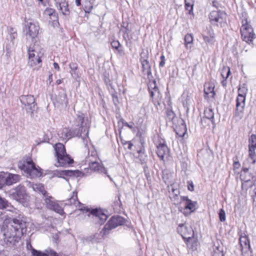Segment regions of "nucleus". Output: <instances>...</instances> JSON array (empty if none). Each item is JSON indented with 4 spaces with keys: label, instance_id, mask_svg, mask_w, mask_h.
Returning a JSON list of instances; mask_svg holds the SVG:
<instances>
[{
    "label": "nucleus",
    "instance_id": "4be33fe9",
    "mask_svg": "<svg viewBox=\"0 0 256 256\" xmlns=\"http://www.w3.org/2000/svg\"><path fill=\"white\" fill-rule=\"evenodd\" d=\"M32 254L33 256H58V254L52 250H46L44 252L32 250Z\"/></svg>",
    "mask_w": 256,
    "mask_h": 256
},
{
    "label": "nucleus",
    "instance_id": "ea45409f",
    "mask_svg": "<svg viewBox=\"0 0 256 256\" xmlns=\"http://www.w3.org/2000/svg\"><path fill=\"white\" fill-rule=\"evenodd\" d=\"M184 41L186 46H188V44H192L193 42V37L190 34H187L185 36Z\"/></svg>",
    "mask_w": 256,
    "mask_h": 256
},
{
    "label": "nucleus",
    "instance_id": "2eb2a0df",
    "mask_svg": "<svg viewBox=\"0 0 256 256\" xmlns=\"http://www.w3.org/2000/svg\"><path fill=\"white\" fill-rule=\"evenodd\" d=\"M20 100L22 104L27 106L28 108L32 112L36 108V104L35 102V99L32 95H22L20 98Z\"/></svg>",
    "mask_w": 256,
    "mask_h": 256
},
{
    "label": "nucleus",
    "instance_id": "a878e982",
    "mask_svg": "<svg viewBox=\"0 0 256 256\" xmlns=\"http://www.w3.org/2000/svg\"><path fill=\"white\" fill-rule=\"evenodd\" d=\"M58 135L59 137L63 140H68L72 136L70 130L68 128H64L60 130Z\"/></svg>",
    "mask_w": 256,
    "mask_h": 256
},
{
    "label": "nucleus",
    "instance_id": "f8f14e48",
    "mask_svg": "<svg viewBox=\"0 0 256 256\" xmlns=\"http://www.w3.org/2000/svg\"><path fill=\"white\" fill-rule=\"evenodd\" d=\"M124 223V220L120 216H114L110 218L108 222L104 226L103 230L104 234L106 230H110L116 228L119 226L122 225Z\"/></svg>",
    "mask_w": 256,
    "mask_h": 256
},
{
    "label": "nucleus",
    "instance_id": "f3484780",
    "mask_svg": "<svg viewBox=\"0 0 256 256\" xmlns=\"http://www.w3.org/2000/svg\"><path fill=\"white\" fill-rule=\"evenodd\" d=\"M180 200L182 202H185V206L183 213L184 215L186 216L192 212H194L196 210V206L194 203L186 196H180Z\"/></svg>",
    "mask_w": 256,
    "mask_h": 256
},
{
    "label": "nucleus",
    "instance_id": "7c9ffc66",
    "mask_svg": "<svg viewBox=\"0 0 256 256\" xmlns=\"http://www.w3.org/2000/svg\"><path fill=\"white\" fill-rule=\"evenodd\" d=\"M194 2V0H184L185 8L186 10L189 12V14H190L193 10Z\"/></svg>",
    "mask_w": 256,
    "mask_h": 256
},
{
    "label": "nucleus",
    "instance_id": "cd10ccee",
    "mask_svg": "<svg viewBox=\"0 0 256 256\" xmlns=\"http://www.w3.org/2000/svg\"><path fill=\"white\" fill-rule=\"evenodd\" d=\"M204 117L210 120L212 122V124L215 126L216 124L214 121V112L211 108H206L204 111Z\"/></svg>",
    "mask_w": 256,
    "mask_h": 256
},
{
    "label": "nucleus",
    "instance_id": "052dcab7",
    "mask_svg": "<svg viewBox=\"0 0 256 256\" xmlns=\"http://www.w3.org/2000/svg\"><path fill=\"white\" fill-rule=\"evenodd\" d=\"M248 170V168H243V171L245 172H247Z\"/></svg>",
    "mask_w": 256,
    "mask_h": 256
},
{
    "label": "nucleus",
    "instance_id": "1a4fd4ad",
    "mask_svg": "<svg viewBox=\"0 0 256 256\" xmlns=\"http://www.w3.org/2000/svg\"><path fill=\"white\" fill-rule=\"evenodd\" d=\"M226 14L218 10H212L209 15L212 24L222 27L226 24Z\"/></svg>",
    "mask_w": 256,
    "mask_h": 256
},
{
    "label": "nucleus",
    "instance_id": "e2e57ef3",
    "mask_svg": "<svg viewBox=\"0 0 256 256\" xmlns=\"http://www.w3.org/2000/svg\"><path fill=\"white\" fill-rule=\"evenodd\" d=\"M52 75H51V76H49V80H50L52 79Z\"/></svg>",
    "mask_w": 256,
    "mask_h": 256
},
{
    "label": "nucleus",
    "instance_id": "6e6d98bb",
    "mask_svg": "<svg viewBox=\"0 0 256 256\" xmlns=\"http://www.w3.org/2000/svg\"><path fill=\"white\" fill-rule=\"evenodd\" d=\"M165 60H161L160 63V67H162L164 66V64H165Z\"/></svg>",
    "mask_w": 256,
    "mask_h": 256
},
{
    "label": "nucleus",
    "instance_id": "774afa93",
    "mask_svg": "<svg viewBox=\"0 0 256 256\" xmlns=\"http://www.w3.org/2000/svg\"><path fill=\"white\" fill-rule=\"evenodd\" d=\"M255 2H256V1H255Z\"/></svg>",
    "mask_w": 256,
    "mask_h": 256
},
{
    "label": "nucleus",
    "instance_id": "9b49d317",
    "mask_svg": "<svg viewBox=\"0 0 256 256\" xmlns=\"http://www.w3.org/2000/svg\"><path fill=\"white\" fill-rule=\"evenodd\" d=\"M76 120L80 126V129L77 134L78 136H82V134L86 135L88 132V128H89V123L88 118L82 113H79L77 114Z\"/></svg>",
    "mask_w": 256,
    "mask_h": 256
},
{
    "label": "nucleus",
    "instance_id": "f03ea898",
    "mask_svg": "<svg viewBox=\"0 0 256 256\" xmlns=\"http://www.w3.org/2000/svg\"><path fill=\"white\" fill-rule=\"evenodd\" d=\"M66 204L69 205H74L76 208H80L81 210H85L86 213H88V216H92L94 222L98 224H102L107 219L108 216L100 209L96 208L90 210L88 208H80L81 203L78 200L77 192L74 191L72 192V194L70 198L66 200Z\"/></svg>",
    "mask_w": 256,
    "mask_h": 256
},
{
    "label": "nucleus",
    "instance_id": "e433bc0d",
    "mask_svg": "<svg viewBox=\"0 0 256 256\" xmlns=\"http://www.w3.org/2000/svg\"><path fill=\"white\" fill-rule=\"evenodd\" d=\"M6 185V174L4 172L0 173V188Z\"/></svg>",
    "mask_w": 256,
    "mask_h": 256
},
{
    "label": "nucleus",
    "instance_id": "4468645a",
    "mask_svg": "<svg viewBox=\"0 0 256 256\" xmlns=\"http://www.w3.org/2000/svg\"><path fill=\"white\" fill-rule=\"evenodd\" d=\"M156 154L160 160H164V156L168 154L169 150L163 139L158 140L156 142Z\"/></svg>",
    "mask_w": 256,
    "mask_h": 256
},
{
    "label": "nucleus",
    "instance_id": "6ab92c4d",
    "mask_svg": "<svg viewBox=\"0 0 256 256\" xmlns=\"http://www.w3.org/2000/svg\"><path fill=\"white\" fill-rule=\"evenodd\" d=\"M240 244L241 246V250L242 254L247 253L250 252L252 253V250L250 244V241L248 238L246 236H240L239 239Z\"/></svg>",
    "mask_w": 256,
    "mask_h": 256
},
{
    "label": "nucleus",
    "instance_id": "4c0bfd02",
    "mask_svg": "<svg viewBox=\"0 0 256 256\" xmlns=\"http://www.w3.org/2000/svg\"><path fill=\"white\" fill-rule=\"evenodd\" d=\"M200 123L204 127L210 126V124H212V122L210 120L206 118L205 117H202L201 118Z\"/></svg>",
    "mask_w": 256,
    "mask_h": 256
},
{
    "label": "nucleus",
    "instance_id": "20e7f679",
    "mask_svg": "<svg viewBox=\"0 0 256 256\" xmlns=\"http://www.w3.org/2000/svg\"><path fill=\"white\" fill-rule=\"evenodd\" d=\"M54 150L58 160V164H56V166H65L73 162V160L71 159L66 154V149L63 144L60 143L56 144Z\"/></svg>",
    "mask_w": 256,
    "mask_h": 256
},
{
    "label": "nucleus",
    "instance_id": "79ce46f5",
    "mask_svg": "<svg viewBox=\"0 0 256 256\" xmlns=\"http://www.w3.org/2000/svg\"><path fill=\"white\" fill-rule=\"evenodd\" d=\"M166 116L169 120H172L174 119L175 116L174 112L170 109H168L166 112Z\"/></svg>",
    "mask_w": 256,
    "mask_h": 256
},
{
    "label": "nucleus",
    "instance_id": "39448f33",
    "mask_svg": "<svg viewBox=\"0 0 256 256\" xmlns=\"http://www.w3.org/2000/svg\"><path fill=\"white\" fill-rule=\"evenodd\" d=\"M28 64L33 67L38 66H40L42 62L41 58L44 54L42 50L38 45L34 44L32 46H30L28 49Z\"/></svg>",
    "mask_w": 256,
    "mask_h": 256
},
{
    "label": "nucleus",
    "instance_id": "dca6fc26",
    "mask_svg": "<svg viewBox=\"0 0 256 256\" xmlns=\"http://www.w3.org/2000/svg\"><path fill=\"white\" fill-rule=\"evenodd\" d=\"M26 35H28L32 38H34L38 34L39 26L36 22H28L26 27Z\"/></svg>",
    "mask_w": 256,
    "mask_h": 256
},
{
    "label": "nucleus",
    "instance_id": "338daca9",
    "mask_svg": "<svg viewBox=\"0 0 256 256\" xmlns=\"http://www.w3.org/2000/svg\"><path fill=\"white\" fill-rule=\"evenodd\" d=\"M40 2H42L43 0H38Z\"/></svg>",
    "mask_w": 256,
    "mask_h": 256
},
{
    "label": "nucleus",
    "instance_id": "b1692460",
    "mask_svg": "<svg viewBox=\"0 0 256 256\" xmlns=\"http://www.w3.org/2000/svg\"><path fill=\"white\" fill-rule=\"evenodd\" d=\"M58 10L62 14L68 16L70 14L68 4L66 0H61L58 2Z\"/></svg>",
    "mask_w": 256,
    "mask_h": 256
},
{
    "label": "nucleus",
    "instance_id": "0e129e2a",
    "mask_svg": "<svg viewBox=\"0 0 256 256\" xmlns=\"http://www.w3.org/2000/svg\"><path fill=\"white\" fill-rule=\"evenodd\" d=\"M213 6H216V4H214V2H213Z\"/></svg>",
    "mask_w": 256,
    "mask_h": 256
},
{
    "label": "nucleus",
    "instance_id": "58836bf2",
    "mask_svg": "<svg viewBox=\"0 0 256 256\" xmlns=\"http://www.w3.org/2000/svg\"><path fill=\"white\" fill-rule=\"evenodd\" d=\"M8 202L4 198L0 197V208L4 209L8 206Z\"/></svg>",
    "mask_w": 256,
    "mask_h": 256
},
{
    "label": "nucleus",
    "instance_id": "f704fd0d",
    "mask_svg": "<svg viewBox=\"0 0 256 256\" xmlns=\"http://www.w3.org/2000/svg\"><path fill=\"white\" fill-rule=\"evenodd\" d=\"M230 74V70L229 67H224L222 70L221 76L225 79H226Z\"/></svg>",
    "mask_w": 256,
    "mask_h": 256
},
{
    "label": "nucleus",
    "instance_id": "37998d69",
    "mask_svg": "<svg viewBox=\"0 0 256 256\" xmlns=\"http://www.w3.org/2000/svg\"><path fill=\"white\" fill-rule=\"evenodd\" d=\"M250 146L256 147V136L254 134H252L249 139L248 146Z\"/></svg>",
    "mask_w": 256,
    "mask_h": 256
},
{
    "label": "nucleus",
    "instance_id": "09e8293b",
    "mask_svg": "<svg viewBox=\"0 0 256 256\" xmlns=\"http://www.w3.org/2000/svg\"><path fill=\"white\" fill-rule=\"evenodd\" d=\"M69 66L71 70L74 72H75V71L78 68V65L74 62H70L69 64Z\"/></svg>",
    "mask_w": 256,
    "mask_h": 256
},
{
    "label": "nucleus",
    "instance_id": "bb28decb",
    "mask_svg": "<svg viewBox=\"0 0 256 256\" xmlns=\"http://www.w3.org/2000/svg\"><path fill=\"white\" fill-rule=\"evenodd\" d=\"M72 171L68 170H54L53 172V176L58 178H64V176H70L72 174Z\"/></svg>",
    "mask_w": 256,
    "mask_h": 256
},
{
    "label": "nucleus",
    "instance_id": "aec40b11",
    "mask_svg": "<svg viewBox=\"0 0 256 256\" xmlns=\"http://www.w3.org/2000/svg\"><path fill=\"white\" fill-rule=\"evenodd\" d=\"M140 61L142 66V74L144 76H148L151 75V68L149 62L148 60L146 58L142 57V54H140Z\"/></svg>",
    "mask_w": 256,
    "mask_h": 256
},
{
    "label": "nucleus",
    "instance_id": "6e6552de",
    "mask_svg": "<svg viewBox=\"0 0 256 256\" xmlns=\"http://www.w3.org/2000/svg\"><path fill=\"white\" fill-rule=\"evenodd\" d=\"M18 167L32 178L37 176L40 173L38 169L32 160L20 162L18 164Z\"/></svg>",
    "mask_w": 256,
    "mask_h": 256
},
{
    "label": "nucleus",
    "instance_id": "5701e85b",
    "mask_svg": "<svg viewBox=\"0 0 256 256\" xmlns=\"http://www.w3.org/2000/svg\"><path fill=\"white\" fill-rule=\"evenodd\" d=\"M6 185L10 186L16 183L20 180V176L18 174H6Z\"/></svg>",
    "mask_w": 256,
    "mask_h": 256
},
{
    "label": "nucleus",
    "instance_id": "49530a36",
    "mask_svg": "<svg viewBox=\"0 0 256 256\" xmlns=\"http://www.w3.org/2000/svg\"><path fill=\"white\" fill-rule=\"evenodd\" d=\"M60 97L62 98V100L60 102L62 104H64L65 106H67L68 104V101L66 98V94H62Z\"/></svg>",
    "mask_w": 256,
    "mask_h": 256
},
{
    "label": "nucleus",
    "instance_id": "2f4dec72",
    "mask_svg": "<svg viewBox=\"0 0 256 256\" xmlns=\"http://www.w3.org/2000/svg\"><path fill=\"white\" fill-rule=\"evenodd\" d=\"M50 210H53L59 214L60 215H62L64 214V210L61 206H60L58 204L56 203L52 207L50 206Z\"/></svg>",
    "mask_w": 256,
    "mask_h": 256
},
{
    "label": "nucleus",
    "instance_id": "72a5a7b5",
    "mask_svg": "<svg viewBox=\"0 0 256 256\" xmlns=\"http://www.w3.org/2000/svg\"><path fill=\"white\" fill-rule=\"evenodd\" d=\"M256 146H248V152H249V156L252 158V160H253V162H255V158H256Z\"/></svg>",
    "mask_w": 256,
    "mask_h": 256
},
{
    "label": "nucleus",
    "instance_id": "473e14b6",
    "mask_svg": "<svg viewBox=\"0 0 256 256\" xmlns=\"http://www.w3.org/2000/svg\"><path fill=\"white\" fill-rule=\"evenodd\" d=\"M45 14H48L50 16V18L52 20H55V19L57 18L56 13L54 10L52 8L46 9L45 10Z\"/></svg>",
    "mask_w": 256,
    "mask_h": 256
},
{
    "label": "nucleus",
    "instance_id": "69168bd1",
    "mask_svg": "<svg viewBox=\"0 0 256 256\" xmlns=\"http://www.w3.org/2000/svg\"><path fill=\"white\" fill-rule=\"evenodd\" d=\"M92 8V6H91L90 8V10H91Z\"/></svg>",
    "mask_w": 256,
    "mask_h": 256
},
{
    "label": "nucleus",
    "instance_id": "c85d7f7f",
    "mask_svg": "<svg viewBox=\"0 0 256 256\" xmlns=\"http://www.w3.org/2000/svg\"><path fill=\"white\" fill-rule=\"evenodd\" d=\"M32 187L34 190L40 192L44 196L46 194V192L44 189V186L41 184H35L32 185Z\"/></svg>",
    "mask_w": 256,
    "mask_h": 256
},
{
    "label": "nucleus",
    "instance_id": "bf43d9fd",
    "mask_svg": "<svg viewBox=\"0 0 256 256\" xmlns=\"http://www.w3.org/2000/svg\"><path fill=\"white\" fill-rule=\"evenodd\" d=\"M226 79H225L224 80H223L222 82V84L223 86H226Z\"/></svg>",
    "mask_w": 256,
    "mask_h": 256
},
{
    "label": "nucleus",
    "instance_id": "864d4df0",
    "mask_svg": "<svg viewBox=\"0 0 256 256\" xmlns=\"http://www.w3.org/2000/svg\"><path fill=\"white\" fill-rule=\"evenodd\" d=\"M128 142V148L129 150H131V149H132V146H133L132 144L130 142V141H129V142Z\"/></svg>",
    "mask_w": 256,
    "mask_h": 256
},
{
    "label": "nucleus",
    "instance_id": "3c124183",
    "mask_svg": "<svg viewBox=\"0 0 256 256\" xmlns=\"http://www.w3.org/2000/svg\"><path fill=\"white\" fill-rule=\"evenodd\" d=\"M188 190H190V191H193L194 190V185H193V184L192 182H190V184L188 182Z\"/></svg>",
    "mask_w": 256,
    "mask_h": 256
},
{
    "label": "nucleus",
    "instance_id": "c9c22d12",
    "mask_svg": "<svg viewBox=\"0 0 256 256\" xmlns=\"http://www.w3.org/2000/svg\"><path fill=\"white\" fill-rule=\"evenodd\" d=\"M53 199L52 197L49 196L48 198H46L44 200L46 206L49 209L50 208V206L52 207L56 204V202Z\"/></svg>",
    "mask_w": 256,
    "mask_h": 256
},
{
    "label": "nucleus",
    "instance_id": "8fccbe9b",
    "mask_svg": "<svg viewBox=\"0 0 256 256\" xmlns=\"http://www.w3.org/2000/svg\"><path fill=\"white\" fill-rule=\"evenodd\" d=\"M10 32H11L10 34V38H12V40L15 38L17 36L16 32H14V30L13 28H10Z\"/></svg>",
    "mask_w": 256,
    "mask_h": 256
},
{
    "label": "nucleus",
    "instance_id": "4d7b16f0",
    "mask_svg": "<svg viewBox=\"0 0 256 256\" xmlns=\"http://www.w3.org/2000/svg\"><path fill=\"white\" fill-rule=\"evenodd\" d=\"M80 0H76V6H79L80 4Z\"/></svg>",
    "mask_w": 256,
    "mask_h": 256
},
{
    "label": "nucleus",
    "instance_id": "393cba45",
    "mask_svg": "<svg viewBox=\"0 0 256 256\" xmlns=\"http://www.w3.org/2000/svg\"><path fill=\"white\" fill-rule=\"evenodd\" d=\"M214 86L212 84L206 83L204 86V92L206 95H210L212 98H214L215 95L214 92Z\"/></svg>",
    "mask_w": 256,
    "mask_h": 256
},
{
    "label": "nucleus",
    "instance_id": "7ed1b4c3",
    "mask_svg": "<svg viewBox=\"0 0 256 256\" xmlns=\"http://www.w3.org/2000/svg\"><path fill=\"white\" fill-rule=\"evenodd\" d=\"M248 91V90L246 84L240 85L238 89V94L236 100L234 116L238 120L242 119L244 116L246 95Z\"/></svg>",
    "mask_w": 256,
    "mask_h": 256
},
{
    "label": "nucleus",
    "instance_id": "603ef678",
    "mask_svg": "<svg viewBox=\"0 0 256 256\" xmlns=\"http://www.w3.org/2000/svg\"><path fill=\"white\" fill-rule=\"evenodd\" d=\"M53 65H54V67L55 69H56L58 70H60L59 66L56 62H54Z\"/></svg>",
    "mask_w": 256,
    "mask_h": 256
},
{
    "label": "nucleus",
    "instance_id": "412c9836",
    "mask_svg": "<svg viewBox=\"0 0 256 256\" xmlns=\"http://www.w3.org/2000/svg\"><path fill=\"white\" fill-rule=\"evenodd\" d=\"M171 190L169 191L170 198L174 202V204H178L181 203L182 200H180V197H179L180 191L177 188H174L172 185H171Z\"/></svg>",
    "mask_w": 256,
    "mask_h": 256
},
{
    "label": "nucleus",
    "instance_id": "9d476101",
    "mask_svg": "<svg viewBox=\"0 0 256 256\" xmlns=\"http://www.w3.org/2000/svg\"><path fill=\"white\" fill-rule=\"evenodd\" d=\"M10 196L18 202H24L28 198L25 187L22 185L18 186L10 192Z\"/></svg>",
    "mask_w": 256,
    "mask_h": 256
},
{
    "label": "nucleus",
    "instance_id": "de8ad7c7",
    "mask_svg": "<svg viewBox=\"0 0 256 256\" xmlns=\"http://www.w3.org/2000/svg\"><path fill=\"white\" fill-rule=\"evenodd\" d=\"M111 45H112V46L113 48H114L116 50L118 49V48L120 47V43L118 41V40H113L112 42H111Z\"/></svg>",
    "mask_w": 256,
    "mask_h": 256
},
{
    "label": "nucleus",
    "instance_id": "c03bdc74",
    "mask_svg": "<svg viewBox=\"0 0 256 256\" xmlns=\"http://www.w3.org/2000/svg\"><path fill=\"white\" fill-rule=\"evenodd\" d=\"M219 218L221 222H224L226 220V213L224 210L223 209H220V210L219 213Z\"/></svg>",
    "mask_w": 256,
    "mask_h": 256
},
{
    "label": "nucleus",
    "instance_id": "a19ab883",
    "mask_svg": "<svg viewBox=\"0 0 256 256\" xmlns=\"http://www.w3.org/2000/svg\"><path fill=\"white\" fill-rule=\"evenodd\" d=\"M122 122L123 125L130 128L134 132H136V130L134 126V122H130V123H128L126 122H124L123 120H122Z\"/></svg>",
    "mask_w": 256,
    "mask_h": 256
},
{
    "label": "nucleus",
    "instance_id": "0eeeda50",
    "mask_svg": "<svg viewBox=\"0 0 256 256\" xmlns=\"http://www.w3.org/2000/svg\"><path fill=\"white\" fill-rule=\"evenodd\" d=\"M242 23L240 33L242 39L246 42L250 43L255 38V34L254 32L253 28L246 19L242 20Z\"/></svg>",
    "mask_w": 256,
    "mask_h": 256
},
{
    "label": "nucleus",
    "instance_id": "5fc2aeb1",
    "mask_svg": "<svg viewBox=\"0 0 256 256\" xmlns=\"http://www.w3.org/2000/svg\"><path fill=\"white\" fill-rule=\"evenodd\" d=\"M234 166L235 168H238L240 166V164L238 162H234Z\"/></svg>",
    "mask_w": 256,
    "mask_h": 256
},
{
    "label": "nucleus",
    "instance_id": "a18cd8bd",
    "mask_svg": "<svg viewBox=\"0 0 256 256\" xmlns=\"http://www.w3.org/2000/svg\"><path fill=\"white\" fill-rule=\"evenodd\" d=\"M212 256H224L222 252L219 250L218 248H217L216 250L214 251Z\"/></svg>",
    "mask_w": 256,
    "mask_h": 256
},
{
    "label": "nucleus",
    "instance_id": "c756f323",
    "mask_svg": "<svg viewBox=\"0 0 256 256\" xmlns=\"http://www.w3.org/2000/svg\"><path fill=\"white\" fill-rule=\"evenodd\" d=\"M180 130H179L178 128L177 127L175 130L177 134L179 135L180 136H183L186 132V126L183 121L182 122L181 125L180 126Z\"/></svg>",
    "mask_w": 256,
    "mask_h": 256
},
{
    "label": "nucleus",
    "instance_id": "f257e3e1",
    "mask_svg": "<svg viewBox=\"0 0 256 256\" xmlns=\"http://www.w3.org/2000/svg\"><path fill=\"white\" fill-rule=\"evenodd\" d=\"M26 222L20 218L10 219L4 230V241L8 246L18 242L26 231Z\"/></svg>",
    "mask_w": 256,
    "mask_h": 256
},
{
    "label": "nucleus",
    "instance_id": "680f3d73",
    "mask_svg": "<svg viewBox=\"0 0 256 256\" xmlns=\"http://www.w3.org/2000/svg\"><path fill=\"white\" fill-rule=\"evenodd\" d=\"M160 60H165L164 56H160Z\"/></svg>",
    "mask_w": 256,
    "mask_h": 256
},
{
    "label": "nucleus",
    "instance_id": "423d86ee",
    "mask_svg": "<svg viewBox=\"0 0 256 256\" xmlns=\"http://www.w3.org/2000/svg\"><path fill=\"white\" fill-rule=\"evenodd\" d=\"M99 158H98L97 152L95 150H92L90 153L88 152V156L86 158V162L88 163L90 170L100 173L107 174L106 169L102 164L98 162Z\"/></svg>",
    "mask_w": 256,
    "mask_h": 256
},
{
    "label": "nucleus",
    "instance_id": "ddd939ff",
    "mask_svg": "<svg viewBox=\"0 0 256 256\" xmlns=\"http://www.w3.org/2000/svg\"><path fill=\"white\" fill-rule=\"evenodd\" d=\"M148 91L154 102L160 104L159 102L161 99V94L158 90L155 80L150 82L148 84Z\"/></svg>",
    "mask_w": 256,
    "mask_h": 256
},
{
    "label": "nucleus",
    "instance_id": "a211bd4d",
    "mask_svg": "<svg viewBox=\"0 0 256 256\" xmlns=\"http://www.w3.org/2000/svg\"><path fill=\"white\" fill-rule=\"evenodd\" d=\"M203 39L207 44H214L215 34L211 27L207 28L202 34Z\"/></svg>",
    "mask_w": 256,
    "mask_h": 256
},
{
    "label": "nucleus",
    "instance_id": "13d9d810",
    "mask_svg": "<svg viewBox=\"0 0 256 256\" xmlns=\"http://www.w3.org/2000/svg\"><path fill=\"white\" fill-rule=\"evenodd\" d=\"M62 82V80H58L56 81V83L58 84H60Z\"/></svg>",
    "mask_w": 256,
    "mask_h": 256
}]
</instances>
